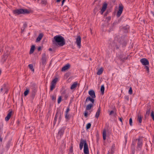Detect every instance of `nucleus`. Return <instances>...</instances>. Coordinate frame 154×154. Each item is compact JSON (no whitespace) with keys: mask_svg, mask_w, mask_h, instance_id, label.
I'll return each mask as SVG.
<instances>
[{"mask_svg":"<svg viewBox=\"0 0 154 154\" xmlns=\"http://www.w3.org/2000/svg\"><path fill=\"white\" fill-rule=\"evenodd\" d=\"M111 9H110L109 10V11H106V14L109 13V12H111Z\"/></svg>","mask_w":154,"mask_h":154,"instance_id":"nucleus-57","label":"nucleus"},{"mask_svg":"<svg viewBox=\"0 0 154 154\" xmlns=\"http://www.w3.org/2000/svg\"><path fill=\"white\" fill-rule=\"evenodd\" d=\"M150 116L154 121V112L153 111H152Z\"/></svg>","mask_w":154,"mask_h":154,"instance_id":"nucleus-36","label":"nucleus"},{"mask_svg":"<svg viewBox=\"0 0 154 154\" xmlns=\"http://www.w3.org/2000/svg\"><path fill=\"white\" fill-rule=\"evenodd\" d=\"M35 46L34 45H32L30 48V51H29V54H32L35 50Z\"/></svg>","mask_w":154,"mask_h":154,"instance_id":"nucleus-25","label":"nucleus"},{"mask_svg":"<svg viewBox=\"0 0 154 154\" xmlns=\"http://www.w3.org/2000/svg\"><path fill=\"white\" fill-rule=\"evenodd\" d=\"M41 50V47L39 46L38 48V51H40Z\"/></svg>","mask_w":154,"mask_h":154,"instance_id":"nucleus-55","label":"nucleus"},{"mask_svg":"<svg viewBox=\"0 0 154 154\" xmlns=\"http://www.w3.org/2000/svg\"><path fill=\"white\" fill-rule=\"evenodd\" d=\"M70 66L69 64L68 63L64 66L62 69V71H64L69 69Z\"/></svg>","mask_w":154,"mask_h":154,"instance_id":"nucleus-17","label":"nucleus"},{"mask_svg":"<svg viewBox=\"0 0 154 154\" xmlns=\"http://www.w3.org/2000/svg\"><path fill=\"white\" fill-rule=\"evenodd\" d=\"M108 112L109 113V115L110 116L113 115L114 116H116V112L114 110H111L110 111L109 110H108Z\"/></svg>","mask_w":154,"mask_h":154,"instance_id":"nucleus-23","label":"nucleus"},{"mask_svg":"<svg viewBox=\"0 0 154 154\" xmlns=\"http://www.w3.org/2000/svg\"><path fill=\"white\" fill-rule=\"evenodd\" d=\"M51 98L53 101H55L56 99V95H51Z\"/></svg>","mask_w":154,"mask_h":154,"instance_id":"nucleus-37","label":"nucleus"},{"mask_svg":"<svg viewBox=\"0 0 154 154\" xmlns=\"http://www.w3.org/2000/svg\"><path fill=\"white\" fill-rule=\"evenodd\" d=\"M106 20V18H104L103 20L102 21V26L101 27V31L103 34H105L106 29H105V27L106 26V23L105 22V21Z\"/></svg>","mask_w":154,"mask_h":154,"instance_id":"nucleus-8","label":"nucleus"},{"mask_svg":"<svg viewBox=\"0 0 154 154\" xmlns=\"http://www.w3.org/2000/svg\"><path fill=\"white\" fill-rule=\"evenodd\" d=\"M11 115L12 111H11L9 112L6 117L5 118V120L6 121H8L9 120L11 117Z\"/></svg>","mask_w":154,"mask_h":154,"instance_id":"nucleus-21","label":"nucleus"},{"mask_svg":"<svg viewBox=\"0 0 154 154\" xmlns=\"http://www.w3.org/2000/svg\"><path fill=\"white\" fill-rule=\"evenodd\" d=\"M132 92H133V91H132V88H131V87L129 88V90L128 91V93L130 94H132Z\"/></svg>","mask_w":154,"mask_h":154,"instance_id":"nucleus-42","label":"nucleus"},{"mask_svg":"<svg viewBox=\"0 0 154 154\" xmlns=\"http://www.w3.org/2000/svg\"><path fill=\"white\" fill-rule=\"evenodd\" d=\"M52 42L54 44L60 46H63L66 43L64 37L60 35L55 36L52 40Z\"/></svg>","mask_w":154,"mask_h":154,"instance_id":"nucleus-1","label":"nucleus"},{"mask_svg":"<svg viewBox=\"0 0 154 154\" xmlns=\"http://www.w3.org/2000/svg\"><path fill=\"white\" fill-rule=\"evenodd\" d=\"M65 1L63 0L62 1V5L63 4V3H64Z\"/></svg>","mask_w":154,"mask_h":154,"instance_id":"nucleus-61","label":"nucleus"},{"mask_svg":"<svg viewBox=\"0 0 154 154\" xmlns=\"http://www.w3.org/2000/svg\"><path fill=\"white\" fill-rule=\"evenodd\" d=\"M56 85L51 83L50 86V90L52 91L55 88Z\"/></svg>","mask_w":154,"mask_h":154,"instance_id":"nucleus-30","label":"nucleus"},{"mask_svg":"<svg viewBox=\"0 0 154 154\" xmlns=\"http://www.w3.org/2000/svg\"><path fill=\"white\" fill-rule=\"evenodd\" d=\"M97 154H99V153H98V152H97Z\"/></svg>","mask_w":154,"mask_h":154,"instance_id":"nucleus-64","label":"nucleus"},{"mask_svg":"<svg viewBox=\"0 0 154 154\" xmlns=\"http://www.w3.org/2000/svg\"><path fill=\"white\" fill-rule=\"evenodd\" d=\"M100 111V107H99L98 109L95 116V117L97 119H98L99 117Z\"/></svg>","mask_w":154,"mask_h":154,"instance_id":"nucleus-24","label":"nucleus"},{"mask_svg":"<svg viewBox=\"0 0 154 154\" xmlns=\"http://www.w3.org/2000/svg\"><path fill=\"white\" fill-rule=\"evenodd\" d=\"M25 28L22 27L21 29V32H23L24 31Z\"/></svg>","mask_w":154,"mask_h":154,"instance_id":"nucleus-56","label":"nucleus"},{"mask_svg":"<svg viewBox=\"0 0 154 154\" xmlns=\"http://www.w3.org/2000/svg\"><path fill=\"white\" fill-rule=\"evenodd\" d=\"M52 49L51 48H49V51H52Z\"/></svg>","mask_w":154,"mask_h":154,"instance_id":"nucleus-60","label":"nucleus"},{"mask_svg":"<svg viewBox=\"0 0 154 154\" xmlns=\"http://www.w3.org/2000/svg\"><path fill=\"white\" fill-rule=\"evenodd\" d=\"M103 149H105V140L106 139V129L104 128L103 130Z\"/></svg>","mask_w":154,"mask_h":154,"instance_id":"nucleus-10","label":"nucleus"},{"mask_svg":"<svg viewBox=\"0 0 154 154\" xmlns=\"http://www.w3.org/2000/svg\"><path fill=\"white\" fill-rule=\"evenodd\" d=\"M29 90L28 89H26V90L24 92V96H26L29 93Z\"/></svg>","mask_w":154,"mask_h":154,"instance_id":"nucleus-32","label":"nucleus"},{"mask_svg":"<svg viewBox=\"0 0 154 154\" xmlns=\"http://www.w3.org/2000/svg\"><path fill=\"white\" fill-rule=\"evenodd\" d=\"M58 80V78H56L54 79L51 82V83H53L54 84H55L56 85V83L57 81Z\"/></svg>","mask_w":154,"mask_h":154,"instance_id":"nucleus-34","label":"nucleus"},{"mask_svg":"<svg viewBox=\"0 0 154 154\" xmlns=\"http://www.w3.org/2000/svg\"><path fill=\"white\" fill-rule=\"evenodd\" d=\"M41 3L42 4L46 5L47 3V1L45 0H42L41 1Z\"/></svg>","mask_w":154,"mask_h":154,"instance_id":"nucleus-39","label":"nucleus"},{"mask_svg":"<svg viewBox=\"0 0 154 154\" xmlns=\"http://www.w3.org/2000/svg\"><path fill=\"white\" fill-rule=\"evenodd\" d=\"M29 128H31V129L29 130L30 132H32V131L33 130V129L34 128L33 127H29Z\"/></svg>","mask_w":154,"mask_h":154,"instance_id":"nucleus-52","label":"nucleus"},{"mask_svg":"<svg viewBox=\"0 0 154 154\" xmlns=\"http://www.w3.org/2000/svg\"><path fill=\"white\" fill-rule=\"evenodd\" d=\"M144 68L145 69L146 71H147V72H149V67L148 66H144Z\"/></svg>","mask_w":154,"mask_h":154,"instance_id":"nucleus-44","label":"nucleus"},{"mask_svg":"<svg viewBox=\"0 0 154 154\" xmlns=\"http://www.w3.org/2000/svg\"><path fill=\"white\" fill-rule=\"evenodd\" d=\"M147 108V110H150L151 109V106L150 105H147L146 107Z\"/></svg>","mask_w":154,"mask_h":154,"instance_id":"nucleus-45","label":"nucleus"},{"mask_svg":"<svg viewBox=\"0 0 154 154\" xmlns=\"http://www.w3.org/2000/svg\"><path fill=\"white\" fill-rule=\"evenodd\" d=\"M115 146L113 144L112 146L110 152L109 151L108 152L107 154H112L114 152Z\"/></svg>","mask_w":154,"mask_h":154,"instance_id":"nucleus-22","label":"nucleus"},{"mask_svg":"<svg viewBox=\"0 0 154 154\" xmlns=\"http://www.w3.org/2000/svg\"><path fill=\"white\" fill-rule=\"evenodd\" d=\"M14 14L19 15L22 14H29L30 12L26 9H18L13 11Z\"/></svg>","mask_w":154,"mask_h":154,"instance_id":"nucleus-4","label":"nucleus"},{"mask_svg":"<svg viewBox=\"0 0 154 154\" xmlns=\"http://www.w3.org/2000/svg\"><path fill=\"white\" fill-rule=\"evenodd\" d=\"M60 0H57V2H60Z\"/></svg>","mask_w":154,"mask_h":154,"instance_id":"nucleus-62","label":"nucleus"},{"mask_svg":"<svg viewBox=\"0 0 154 154\" xmlns=\"http://www.w3.org/2000/svg\"><path fill=\"white\" fill-rule=\"evenodd\" d=\"M119 120L121 122L122 124H123V122H122V118H119Z\"/></svg>","mask_w":154,"mask_h":154,"instance_id":"nucleus-53","label":"nucleus"},{"mask_svg":"<svg viewBox=\"0 0 154 154\" xmlns=\"http://www.w3.org/2000/svg\"><path fill=\"white\" fill-rule=\"evenodd\" d=\"M84 116L86 118H87L88 116V113L87 112H85L84 113Z\"/></svg>","mask_w":154,"mask_h":154,"instance_id":"nucleus-47","label":"nucleus"},{"mask_svg":"<svg viewBox=\"0 0 154 154\" xmlns=\"http://www.w3.org/2000/svg\"><path fill=\"white\" fill-rule=\"evenodd\" d=\"M96 136L97 137V143H98L99 140L100 139V137L99 133L98 132H97L96 134Z\"/></svg>","mask_w":154,"mask_h":154,"instance_id":"nucleus-35","label":"nucleus"},{"mask_svg":"<svg viewBox=\"0 0 154 154\" xmlns=\"http://www.w3.org/2000/svg\"><path fill=\"white\" fill-rule=\"evenodd\" d=\"M84 147V154H89V149L86 141L85 140L81 139L79 143V148L80 150H81L83 148V146Z\"/></svg>","mask_w":154,"mask_h":154,"instance_id":"nucleus-2","label":"nucleus"},{"mask_svg":"<svg viewBox=\"0 0 154 154\" xmlns=\"http://www.w3.org/2000/svg\"><path fill=\"white\" fill-rule=\"evenodd\" d=\"M32 91L31 93L30 98L33 100L37 92V87L35 84H33L31 86Z\"/></svg>","mask_w":154,"mask_h":154,"instance_id":"nucleus-5","label":"nucleus"},{"mask_svg":"<svg viewBox=\"0 0 154 154\" xmlns=\"http://www.w3.org/2000/svg\"><path fill=\"white\" fill-rule=\"evenodd\" d=\"M81 37L79 35L77 36L76 38V43L79 48H80L81 46Z\"/></svg>","mask_w":154,"mask_h":154,"instance_id":"nucleus-11","label":"nucleus"},{"mask_svg":"<svg viewBox=\"0 0 154 154\" xmlns=\"http://www.w3.org/2000/svg\"><path fill=\"white\" fill-rule=\"evenodd\" d=\"M43 35L42 33H40L37 38L36 39L35 42H38L40 41L41 39H42V37H43Z\"/></svg>","mask_w":154,"mask_h":154,"instance_id":"nucleus-19","label":"nucleus"},{"mask_svg":"<svg viewBox=\"0 0 154 154\" xmlns=\"http://www.w3.org/2000/svg\"><path fill=\"white\" fill-rule=\"evenodd\" d=\"M128 56L126 57L123 54H121L119 56V58L121 61L124 62L125 61L128 59Z\"/></svg>","mask_w":154,"mask_h":154,"instance_id":"nucleus-13","label":"nucleus"},{"mask_svg":"<svg viewBox=\"0 0 154 154\" xmlns=\"http://www.w3.org/2000/svg\"><path fill=\"white\" fill-rule=\"evenodd\" d=\"M137 120L139 121L140 123H141L142 122V119L141 115H140L139 114L138 115Z\"/></svg>","mask_w":154,"mask_h":154,"instance_id":"nucleus-29","label":"nucleus"},{"mask_svg":"<svg viewBox=\"0 0 154 154\" xmlns=\"http://www.w3.org/2000/svg\"><path fill=\"white\" fill-rule=\"evenodd\" d=\"M106 10V2L103 4L102 8L101 10L100 13L101 14H103V13Z\"/></svg>","mask_w":154,"mask_h":154,"instance_id":"nucleus-18","label":"nucleus"},{"mask_svg":"<svg viewBox=\"0 0 154 154\" xmlns=\"http://www.w3.org/2000/svg\"><path fill=\"white\" fill-rule=\"evenodd\" d=\"M150 112V110H147L145 116H149Z\"/></svg>","mask_w":154,"mask_h":154,"instance_id":"nucleus-38","label":"nucleus"},{"mask_svg":"<svg viewBox=\"0 0 154 154\" xmlns=\"http://www.w3.org/2000/svg\"><path fill=\"white\" fill-rule=\"evenodd\" d=\"M78 83L77 82H74L73 84L71 85L70 88L71 89H73L76 88L77 85Z\"/></svg>","mask_w":154,"mask_h":154,"instance_id":"nucleus-27","label":"nucleus"},{"mask_svg":"<svg viewBox=\"0 0 154 154\" xmlns=\"http://www.w3.org/2000/svg\"><path fill=\"white\" fill-rule=\"evenodd\" d=\"M140 61L143 65L146 66L149 64L148 60L146 58H142L140 60Z\"/></svg>","mask_w":154,"mask_h":154,"instance_id":"nucleus-14","label":"nucleus"},{"mask_svg":"<svg viewBox=\"0 0 154 154\" xmlns=\"http://www.w3.org/2000/svg\"><path fill=\"white\" fill-rule=\"evenodd\" d=\"M112 136L110 131H108L107 133H106V139L109 142H111V140L112 138Z\"/></svg>","mask_w":154,"mask_h":154,"instance_id":"nucleus-12","label":"nucleus"},{"mask_svg":"<svg viewBox=\"0 0 154 154\" xmlns=\"http://www.w3.org/2000/svg\"><path fill=\"white\" fill-rule=\"evenodd\" d=\"M27 27V24L26 23H25L23 25V28H25Z\"/></svg>","mask_w":154,"mask_h":154,"instance_id":"nucleus-48","label":"nucleus"},{"mask_svg":"<svg viewBox=\"0 0 154 154\" xmlns=\"http://www.w3.org/2000/svg\"><path fill=\"white\" fill-rule=\"evenodd\" d=\"M28 66L29 68L32 71L34 72V69L33 67V65L32 64H30L28 65Z\"/></svg>","mask_w":154,"mask_h":154,"instance_id":"nucleus-31","label":"nucleus"},{"mask_svg":"<svg viewBox=\"0 0 154 154\" xmlns=\"http://www.w3.org/2000/svg\"><path fill=\"white\" fill-rule=\"evenodd\" d=\"M129 124L131 126H132V118H131L129 119Z\"/></svg>","mask_w":154,"mask_h":154,"instance_id":"nucleus-43","label":"nucleus"},{"mask_svg":"<svg viewBox=\"0 0 154 154\" xmlns=\"http://www.w3.org/2000/svg\"><path fill=\"white\" fill-rule=\"evenodd\" d=\"M111 19V17L110 16L108 17H106V20H107V21H110Z\"/></svg>","mask_w":154,"mask_h":154,"instance_id":"nucleus-50","label":"nucleus"},{"mask_svg":"<svg viewBox=\"0 0 154 154\" xmlns=\"http://www.w3.org/2000/svg\"><path fill=\"white\" fill-rule=\"evenodd\" d=\"M94 103L91 102V103L88 104L86 106V110H89L91 109V108L93 106Z\"/></svg>","mask_w":154,"mask_h":154,"instance_id":"nucleus-20","label":"nucleus"},{"mask_svg":"<svg viewBox=\"0 0 154 154\" xmlns=\"http://www.w3.org/2000/svg\"><path fill=\"white\" fill-rule=\"evenodd\" d=\"M69 110H70V109H69V107H68L67 108L65 112V113H68V112H69Z\"/></svg>","mask_w":154,"mask_h":154,"instance_id":"nucleus-49","label":"nucleus"},{"mask_svg":"<svg viewBox=\"0 0 154 154\" xmlns=\"http://www.w3.org/2000/svg\"><path fill=\"white\" fill-rule=\"evenodd\" d=\"M123 6L122 4L119 5L118 11L116 14L117 17H119L120 16L123 11Z\"/></svg>","mask_w":154,"mask_h":154,"instance_id":"nucleus-7","label":"nucleus"},{"mask_svg":"<svg viewBox=\"0 0 154 154\" xmlns=\"http://www.w3.org/2000/svg\"><path fill=\"white\" fill-rule=\"evenodd\" d=\"M4 90L5 91V93H7L8 90L5 88H4Z\"/></svg>","mask_w":154,"mask_h":154,"instance_id":"nucleus-54","label":"nucleus"},{"mask_svg":"<svg viewBox=\"0 0 154 154\" xmlns=\"http://www.w3.org/2000/svg\"><path fill=\"white\" fill-rule=\"evenodd\" d=\"M103 72V68H101L98 69L97 72V74L98 75H100Z\"/></svg>","mask_w":154,"mask_h":154,"instance_id":"nucleus-28","label":"nucleus"},{"mask_svg":"<svg viewBox=\"0 0 154 154\" xmlns=\"http://www.w3.org/2000/svg\"><path fill=\"white\" fill-rule=\"evenodd\" d=\"M4 90V88H2L0 89V91H1V92H2L3 90Z\"/></svg>","mask_w":154,"mask_h":154,"instance_id":"nucleus-59","label":"nucleus"},{"mask_svg":"<svg viewBox=\"0 0 154 154\" xmlns=\"http://www.w3.org/2000/svg\"><path fill=\"white\" fill-rule=\"evenodd\" d=\"M61 100H62L61 96H59L58 98V101H57L58 103V104L60 103Z\"/></svg>","mask_w":154,"mask_h":154,"instance_id":"nucleus-41","label":"nucleus"},{"mask_svg":"<svg viewBox=\"0 0 154 154\" xmlns=\"http://www.w3.org/2000/svg\"><path fill=\"white\" fill-rule=\"evenodd\" d=\"M69 115L68 113H65V118L66 119H69Z\"/></svg>","mask_w":154,"mask_h":154,"instance_id":"nucleus-40","label":"nucleus"},{"mask_svg":"<svg viewBox=\"0 0 154 154\" xmlns=\"http://www.w3.org/2000/svg\"><path fill=\"white\" fill-rule=\"evenodd\" d=\"M105 90V87L104 85H102L101 87L100 91L101 92V94L103 95L104 94V91Z\"/></svg>","mask_w":154,"mask_h":154,"instance_id":"nucleus-26","label":"nucleus"},{"mask_svg":"<svg viewBox=\"0 0 154 154\" xmlns=\"http://www.w3.org/2000/svg\"><path fill=\"white\" fill-rule=\"evenodd\" d=\"M69 97V95L68 94H66L64 96V99L65 100H66Z\"/></svg>","mask_w":154,"mask_h":154,"instance_id":"nucleus-46","label":"nucleus"},{"mask_svg":"<svg viewBox=\"0 0 154 154\" xmlns=\"http://www.w3.org/2000/svg\"><path fill=\"white\" fill-rule=\"evenodd\" d=\"M61 116L62 114L60 112H59L57 110L56 114L54 118V125H55L58 116H59V119L58 120V124H59L60 122L62 117Z\"/></svg>","mask_w":154,"mask_h":154,"instance_id":"nucleus-6","label":"nucleus"},{"mask_svg":"<svg viewBox=\"0 0 154 154\" xmlns=\"http://www.w3.org/2000/svg\"><path fill=\"white\" fill-rule=\"evenodd\" d=\"M106 15V14H104V17L105 16V15Z\"/></svg>","mask_w":154,"mask_h":154,"instance_id":"nucleus-63","label":"nucleus"},{"mask_svg":"<svg viewBox=\"0 0 154 154\" xmlns=\"http://www.w3.org/2000/svg\"><path fill=\"white\" fill-rule=\"evenodd\" d=\"M136 140H137V149L140 148V149H141L143 145L142 139L139 138L138 139H137Z\"/></svg>","mask_w":154,"mask_h":154,"instance_id":"nucleus-9","label":"nucleus"},{"mask_svg":"<svg viewBox=\"0 0 154 154\" xmlns=\"http://www.w3.org/2000/svg\"><path fill=\"white\" fill-rule=\"evenodd\" d=\"M66 127H63L58 131V134L60 135V137L63 136V134L64 130L66 129Z\"/></svg>","mask_w":154,"mask_h":154,"instance_id":"nucleus-15","label":"nucleus"},{"mask_svg":"<svg viewBox=\"0 0 154 154\" xmlns=\"http://www.w3.org/2000/svg\"><path fill=\"white\" fill-rule=\"evenodd\" d=\"M88 94L91 97H87L85 100V102H87L89 101L91 102L94 103V98L96 97L94 91L93 90H91L88 92Z\"/></svg>","mask_w":154,"mask_h":154,"instance_id":"nucleus-3","label":"nucleus"},{"mask_svg":"<svg viewBox=\"0 0 154 154\" xmlns=\"http://www.w3.org/2000/svg\"><path fill=\"white\" fill-rule=\"evenodd\" d=\"M2 138L0 136V141L2 142Z\"/></svg>","mask_w":154,"mask_h":154,"instance_id":"nucleus-58","label":"nucleus"},{"mask_svg":"<svg viewBox=\"0 0 154 154\" xmlns=\"http://www.w3.org/2000/svg\"><path fill=\"white\" fill-rule=\"evenodd\" d=\"M91 126V124L90 123L87 124L86 126V129L88 130L90 128Z\"/></svg>","mask_w":154,"mask_h":154,"instance_id":"nucleus-33","label":"nucleus"},{"mask_svg":"<svg viewBox=\"0 0 154 154\" xmlns=\"http://www.w3.org/2000/svg\"><path fill=\"white\" fill-rule=\"evenodd\" d=\"M125 99L128 101L129 100V97L128 96H125Z\"/></svg>","mask_w":154,"mask_h":154,"instance_id":"nucleus-51","label":"nucleus"},{"mask_svg":"<svg viewBox=\"0 0 154 154\" xmlns=\"http://www.w3.org/2000/svg\"><path fill=\"white\" fill-rule=\"evenodd\" d=\"M42 64L43 65L45 64L46 61V54L45 53L42 54Z\"/></svg>","mask_w":154,"mask_h":154,"instance_id":"nucleus-16","label":"nucleus"}]
</instances>
